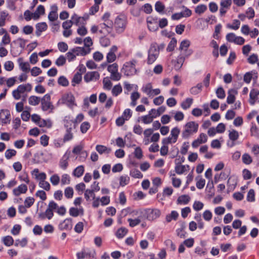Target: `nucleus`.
Here are the masks:
<instances>
[{
	"label": "nucleus",
	"instance_id": "nucleus-1",
	"mask_svg": "<svg viewBox=\"0 0 259 259\" xmlns=\"http://www.w3.org/2000/svg\"><path fill=\"white\" fill-rule=\"evenodd\" d=\"M199 125L195 121H189L184 126L182 133V137L184 139H188L198 131Z\"/></svg>",
	"mask_w": 259,
	"mask_h": 259
},
{
	"label": "nucleus",
	"instance_id": "nucleus-2",
	"mask_svg": "<svg viewBox=\"0 0 259 259\" xmlns=\"http://www.w3.org/2000/svg\"><path fill=\"white\" fill-rule=\"evenodd\" d=\"M31 90L32 85L29 83L25 84H20L12 92V96L15 100H19L22 97L23 98V100H25L26 96H24L23 95L25 92H30Z\"/></svg>",
	"mask_w": 259,
	"mask_h": 259
},
{
	"label": "nucleus",
	"instance_id": "nucleus-3",
	"mask_svg": "<svg viewBox=\"0 0 259 259\" xmlns=\"http://www.w3.org/2000/svg\"><path fill=\"white\" fill-rule=\"evenodd\" d=\"M89 52V51H87L84 48L75 47L70 49L69 51L66 53V58L69 62H71L74 60L76 56H84L88 54Z\"/></svg>",
	"mask_w": 259,
	"mask_h": 259
},
{
	"label": "nucleus",
	"instance_id": "nucleus-4",
	"mask_svg": "<svg viewBox=\"0 0 259 259\" xmlns=\"http://www.w3.org/2000/svg\"><path fill=\"white\" fill-rule=\"evenodd\" d=\"M137 63V61L135 59L125 62L121 69L122 72L126 76L135 75L137 72V70L136 68Z\"/></svg>",
	"mask_w": 259,
	"mask_h": 259
},
{
	"label": "nucleus",
	"instance_id": "nucleus-5",
	"mask_svg": "<svg viewBox=\"0 0 259 259\" xmlns=\"http://www.w3.org/2000/svg\"><path fill=\"white\" fill-rule=\"evenodd\" d=\"M57 104L58 105L65 104L71 109H73L74 106H76L75 97L71 93L64 94L61 98L58 100Z\"/></svg>",
	"mask_w": 259,
	"mask_h": 259
},
{
	"label": "nucleus",
	"instance_id": "nucleus-6",
	"mask_svg": "<svg viewBox=\"0 0 259 259\" xmlns=\"http://www.w3.org/2000/svg\"><path fill=\"white\" fill-rule=\"evenodd\" d=\"M161 215V211L157 208H149L144 210V216L150 221H153Z\"/></svg>",
	"mask_w": 259,
	"mask_h": 259
},
{
	"label": "nucleus",
	"instance_id": "nucleus-7",
	"mask_svg": "<svg viewBox=\"0 0 259 259\" xmlns=\"http://www.w3.org/2000/svg\"><path fill=\"white\" fill-rule=\"evenodd\" d=\"M159 54V50L157 46L151 45L149 51L147 59V63L148 64H153L157 59Z\"/></svg>",
	"mask_w": 259,
	"mask_h": 259
},
{
	"label": "nucleus",
	"instance_id": "nucleus-8",
	"mask_svg": "<svg viewBox=\"0 0 259 259\" xmlns=\"http://www.w3.org/2000/svg\"><path fill=\"white\" fill-rule=\"evenodd\" d=\"M180 133V130L178 127H175L170 131V136L163 139V143L174 144L177 142Z\"/></svg>",
	"mask_w": 259,
	"mask_h": 259
},
{
	"label": "nucleus",
	"instance_id": "nucleus-9",
	"mask_svg": "<svg viewBox=\"0 0 259 259\" xmlns=\"http://www.w3.org/2000/svg\"><path fill=\"white\" fill-rule=\"evenodd\" d=\"M41 109L46 111L49 109L53 110L54 106L51 102V96L49 94H46L40 100Z\"/></svg>",
	"mask_w": 259,
	"mask_h": 259
},
{
	"label": "nucleus",
	"instance_id": "nucleus-10",
	"mask_svg": "<svg viewBox=\"0 0 259 259\" xmlns=\"http://www.w3.org/2000/svg\"><path fill=\"white\" fill-rule=\"evenodd\" d=\"M226 38L228 41L233 42L238 45H242L245 42V39L243 37L237 36L234 33H228Z\"/></svg>",
	"mask_w": 259,
	"mask_h": 259
},
{
	"label": "nucleus",
	"instance_id": "nucleus-11",
	"mask_svg": "<svg viewBox=\"0 0 259 259\" xmlns=\"http://www.w3.org/2000/svg\"><path fill=\"white\" fill-rule=\"evenodd\" d=\"M190 45V41L189 40L185 39L181 41L179 50L181 51V53L184 54L186 57H188L192 53L191 50H188L187 49Z\"/></svg>",
	"mask_w": 259,
	"mask_h": 259
},
{
	"label": "nucleus",
	"instance_id": "nucleus-12",
	"mask_svg": "<svg viewBox=\"0 0 259 259\" xmlns=\"http://www.w3.org/2000/svg\"><path fill=\"white\" fill-rule=\"evenodd\" d=\"M125 19L123 16H119L116 18L115 25L117 30L122 32L125 27Z\"/></svg>",
	"mask_w": 259,
	"mask_h": 259
},
{
	"label": "nucleus",
	"instance_id": "nucleus-13",
	"mask_svg": "<svg viewBox=\"0 0 259 259\" xmlns=\"http://www.w3.org/2000/svg\"><path fill=\"white\" fill-rule=\"evenodd\" d=\"M186 57H186L184 54L181 53L177 60L172 62L174 67L175 70H179L181 68Z\"/></svg>",
	"mask_w": 259,
	"mask_h": 259
},
{
	"label": "nucleus",
	"instance_id": "nucleus-14",
	"mask_svg": "<svg viewBox=\"0 0 259 259\" xmlns=\"http://www.w3.org/2000/svg\"><path fill=\"white\" fill-rule=\"evenodd\" d=\"M207 141V137L206 134L201 133L197 139L194 140L192 143V146L193 148H197L200 145L206 143Z\"/></svg>",
	"mask_w": 259,
	"mask_h": 259
},
{
	"label": "nucleus",
	"instance_id": "nucleus-15",
	"mask_svg": "<svg viewBox=\"0 0 259 259\" xmlns=\"http://www.w3.org/2000/svg\"><path fill=\"white\" fill-rule=\"evenodd\" d=\"M0 120L3 124L9 123L10 119V113L9 110L6 109L0 110Z\"/></svg>",
	"mask_w": 259,
	"mask_h": 259
},
{
	"label": "nucleus",
	"instance_id": "nucleus-16",
	"mask_svg": "<svg viewBox=\"0 0 259 259\" xmlns=\"http://www.w3.org/2000/svg\"><path fill=\"white\" fill-rule=\"evenodd\" d=\"M100 74L97 71H91L86 73L84 76V80L87 82L91 81H96L99 79Z\"/></svg>",
	"mask_w": 259,
	"mask_h": 259
},
{
	"label": "nucleus",
	"instance_id": "nucleus-17",
	"mask_svg": "<svg viewBox=\"0 0 259 259\" xmlns=\"http://www.w3.org/2000/svg\"><path fill=\"white\" fill-rule=\"evenodd\" d=\"M71 21H72L73 24L79 27L85 24V19L83 17H80L76 14H74L71 18Z\"/></svg>",
	"mask_w": 259,
	"mask_h": 259
},
{
	"label": "nucleus",
	"instance_id": "nucleus-18",
	"mask_svg": "<svg viewBox=\"0 0 259 259\" xmlns=\"http://www.w3.org/2000/svg\"><path fill=\"white\" fill-rule=\"evenodd\" d=\"M70 152H66L59 161V166L63 170H65L68 166V160L70 157Z\"/></svg>",
	"mask_w": 259,
	"mask_h": 259
},
{
	"label": "nucleus",
	"instance_id": "nucleus-19",
	"mask_svg": "<svg viewBox=\"0 0 259 259\" xmlns=\"http://www.w3.org/2000/svg\"><path fill=\"white\" fill-rule=\"evenodd\" d=\"M117 48L115 46H113L110 48L106 56L107 61L108 63H112L115 60L116 56L115 53L117 52Z\"/></svg>",
	"mask_w": 259,
	"mask_h": 259
},
{
	"label": "nucleus",
	"instance_id": "nucleus-20",
	"mask_svg": "<svg viewBox=\"0 0 259 259\" xmlns=\"http://www.w3.org/2000/svg\"><path fill=\"white\" fill-rule=\"evenodd\" d=\"M20 69L25 73L28 72L30 70V66L28 62H24L22 58H19L17 59Z\"/></svg>",
	"mask_w": 259,
	"mask_h": 259
},
{
	"label": "nucleus",
	"instance_id": "nucleus-21",
	"mask_svg": "<svg viewBox=\"0 0 259 259\" xmlns=\"http://www.w3.org/2000/svg\"><path fill=\"white\" fill-rule=\"evenodd\" d=\"M72 225L71 219H66L59 225V229L61 230H70L72 229Z\"/></svg>",
	"mask_w": 259,
	"mask_h": 259
},
{
	"label": "nucleus",
	"instance_id": "nucleus-22",
	"mask_svg": "<svg viewBox=\"0 0 259 259\" xmlns=\"http://www.w3.org/2000/svg\"><path fill=\"white\" fill-rule=\"evenodd\" d=\"M51 11L48 15V18L51 21H54L58 17L57 14L58 7L57 5H54L51 7Z\"/></svg>",
	"mask_w": 259,
	"mask_h": 259
},
{
	"label": "nucleus",
	"instance_id": "nucleus-23",
	"mask_svg": "<svg viewBox=\"0 0 259 259\" xmlns=\"http://www.w3.org/2000/svg\"><path fill=\"white\" fill-rule=\"evenodd\" d=\"M27 186L24 184H21L18 187L13 189V192L15 196H19L21 194L25 193L27 191Z\"/></svg>",
	"mask_w": 259,
	"mask_h": 259
},
{
	"label": "nucleus",
	"instance_id": "nucleus-24",
	"mask_svg": "<svg viewBox=\"0 0 259 259\" xmlns=\"http://www.w3.org/2000/svg\"><path fill=\"white\" fill-rule=\"evenodd\" d=\"M147 24L149 29L151 31H155L158 29L157 22L152 18H148Z\"/></svg>",
	"mask_w": 259,
	"mask_h": 259
},
{
	"label": "nucleus",
	"instance_id": "nucleus-25",
	"mask_svg": "<svg viewBox=\"0 0 259 259\" xmlns=\"http://www.w3.org/2000/svg\"><path fill=\"white\" fill-rule=\"evenodd\" d=\"M238 92L236 90L231 89L228 91V96L227 99V102L228 104H233L235 100V96L237 94Z\"/></svg>",
	"mask_w": 259,
	"mask_h": 259
},
{
	"label": "nucleus",
	"instance_id": "nucleus-26",
	"mask_svg": "<svg viewBox=\"0 0 259 259\" xmlns=\"http://www.w3.org/2000/svg\"><path fill=\"white\" fill-rule=\"evenodd\" d=\"M175 171L178 175H182L185 171L190 169V166L188 165L177 164L175 168Z\"/></svg>",
	"mask_w": 259,
	"mask_h": 259
},
{
	"label": "nucleus",
	"instance_id": "nucleus-27",
	"mask_svg": "<svg viewBox=\"0 0 259 259\" xmlns=\"http://www.w3.org/2000/svg\"><path fill=\"white\" fill-rule=\"evenodd\" d=\"M69 214L73 217H77L79 215L83 214V209L81 207L77 208L75 207H71L69 209Z\"/></svg>",
	"mask_w": 259,
	"mask_h": 259
},
{
	"label": "nucleus",
	"instance_id": "nucleus-28",
	"mask_svg": "<svg viewBox=\"0 0 259 259\" xmlns=\"http://www.w3.org/2000/svg\"><path fill=\"white\" fill-rule=\"evenodd\" d=\"M96 151L100 154H109L111 151V149L102 145H97L96 146Z\"/></svg>",
	"mask_w": 259,
	"mask_h": 259
},
{
	"label": "nucleus",
	"instance_id": "nucleus-29",
	"mask_svg": "<svg viewBox=\"0 0 259 259\" xmlns=\"http://www.w3.org/2000/svg\"><path fill=\"white\" fill-rule=\"evenodd\" d=\"M48 26L45 22H41L38 23L36 25V32L35 33L37 36H39L41 33L45 31L47 29Z\"/></svg>",
	"mask_w": 259,
	"mask_h": 259
},
{
	"label": "nucleus",
	"instance_id": "nucleus-30",
	"mask_svg": "<svg viewBox=\"0 0 259 259\" xmlns=\"http://www.w3.org/2000/svg\"><path fill=\"white\" fill-rule=\"evenodd\" d=\"M169 176L172 180V184L174 187L179 188L181 185V181L180 179L177 178L175 173L170 172Z\"/></svg>",
	"mask_w": 259,
	"mask_h": 259
},
{
	"label": "nucleus",
	"instance_id": "nucleus-31",
	"mask_svg": "<svg viewBox=\"0 0 259 259\" xmlns=\"http://www.w3.org/2000/svg\"><path fill=\"white\" fill-rule=\"evenodd\" d=\"M237 180L236 178L231 177L229 178L227 182L228 189L230 190H233L237 185Z\"/></svg>",
	"mask_w": 259,
	"mask_h": 259
},
{
	"label": "nucleus",
	"instance_id": "nucleus-32",
	"mask_svg": "<svg viewBox=\"0 0 259 259\" xmlns=\"http://www.w3.org/2000/svg\"><path fill=\"white\" fill-rule=\"evenodd\" d=\"M179 217V213L175 210L171 212L170 214L166 215L165 219L167 222L169 223L171 221H176Z\"/></svg>",
	"mask_w": 259,
	"mask_h": 259
},
{
	"label": "nucleus",
	"instance_id": "nucleus-33",
	"mask_svg": "<svg viewBox=\"0 0 259 259\" xmlns=\"http://www.w3.org/2000/svg\"><path fill=\"white\" fill-rule=\"evenodd\" d=\"M82 79L81 73L79 72L76 73L71 81L72 85L74 87L76 84H78L80 82Z\"/></svg>",
	"mask_w": 259,
	"mask_h": 259
},
{
	"label": "nucleus",
	"instance_id": "nucleus-34",
	"mask_svg": "<svg viewBox=\"0 0 259 259\" xmlns=\"http://www.w3.org/2000/svg\"><path fill=\"white\" fill-rule=\"evenodd\" d=\"M259 94V91L257 90L253 89L250 93L249 103L251 105H253L255 102V99Z\"/></svg>",
	"mask_w": 259,
	"mask_h": 259
},
{
	"label": "nucleus",
	"instance_id": "nucleus-35",
	"mask_svg": "<svg viewBox=\"0 0 259 259\" xmlns=\"http://www.w3.org/2000/svg\"><path fill=\"white\" fill-rule=\"evenodd\" d=\"M190 200V197L188 195H183L179 197L177 202L179 204H187Z\"/></svg>",
	"mask_w": 259,
	"mask_h": 259
},
{
	"label": "nucleus",
	"instance_id": "nucleus-36",
	"mask_svg": "<svg viewBox=\"0 0 259 259\" xmlns=\"http://www.w3.org/2000/svg\"><path fill=\"white\" fill-rule=\"evenodd\" d=\"M142 218H128L127 222L129 223V225L131 227H134L139 225L142 221Z\"/></svg>",
	"mask_w": 259,
	"mask_h": 259
},
{
	"label": "nucleus",
	"instance_id": "nucleus-37",
	"mask_svg": "<svg viewBox=\"0 0 259 259\" xmlns=\"http://www.w3.org/2000/svg\"><path fill=\"white\" fill-rule=\"evenodd\" d=\"M40 99L39 97L31 96L28 98V103L32 106H36L39 104Z\"/></svg>",
	"mask_w": 259,
	"mask_h": 259
},
{
	"label": "nucleus",
	"instance_id": "nucleus-38",
	"mask_svg": "<svg viewBox=\"0 0 259 259\" xmlns=\"http://www.w3.org/2000/svg\"><path fill=\"white\" fill-rule=\"evenodd\" d=\"M129 215L132 218L135 217H137V218H143L144 216V211L134 210L130 212Z\"/></svg>",
	"mask_w": 259,
	"mask_h": 259
},
{
	"label": "nucleus",
	"instance_id": "nucleus-39",
	"mask_svg": "<svg viewBox=\"0 0 259 259\" xmlns=\"http://www.w3.org/2000/svg\"><path fill=\"white\" fill-rule=\"evenodd\" d=\"M84 172V167L82 165L77 167L73 171V175L77 178L80 177Z\"/></svg>",
	"mask_w": 259,
	"mask_h": 259
},
{
	"label": "nucleus",
	"instance_id": "nucleus-40",
	"mask_svg": "<svg viewBox=\"0 0 259 259\" xmlns=\"http://www.w3.org/2000/svg\"><path fill=\"white\" fill-rule=\"evenodd\" d=\"M162 144L163 145L160 149V153L161 156H165L168 152V147L167 145L168 144H170V143H163V139H162Z\"/></svg>",
	"mask_w": 259,
	"mask_h": 259
},
{
	"label": "nucleus",
	"instance_id": "nucleus-41",
	"mask_svg": "<svg viewBox=\"0 0 259 259\" xmlns=\"http://www.w3.org/2000/svg\"><path fill=\"white\" fill-rule=\"evenodd\" d=\"M202 85L201 83H198L196 86L191 88L190 91L192 95H197L202 90Z\"/></svg>",
	"mask_w": 259,
	"mask_h": 259
},
{
	"label": "nucleus",
	"instance_id": "nucleus-42",
	"mask_svg": "<svg viewBox=\"0 0 259 259\" xmlns=\"http://www.w3.org/2000/svg\"><path fill=\"white\" fill-rule=\"evenodd\" d=\"M50 181L53 186H57L60 183V178L58 174H54L50 177Z\"/></svg>",
	"mask_w": 259,
	"mask_h": 259
},
{
	"label": "nucleus",
	"instance_id": "nucleus-43",
	"mask_svg": "<svg viewBox=\"0 0 259 259\" xmlns=\"http://www.w3.org/2000/svg\"><path fill=\"white\" fill-rule=\"evenodd\" d=\"M37 124L40 127H47L48 128H50L52 126V122L49 120H44L41 118L37 123Z\"/></svg>",
	"mask_w": 259,
	"mask_h": 259
},
{
	"label": "nucleus",
	"instance_id": "nucleus-44",
	"mask_svg": "<svg viewBox=\"0 0 259 259\" xmlns=\"http://www.w3.org/2000/svg\"><path fill=\"white\" fill-rule=\"evenodd\" d=\"M17 152L15 150L12 149H7L5 153V156L6 159H10L13 157L16 156Z\"/></svg>",
	"mask_w": 259,
	"mask_h": 259
},
{
	"label": "nucleus",
	"instance_id": "nucleus-45",
	"mask_svg": "<svg viewBox=\"0 0 259 259\" xmlns=\"http://www.w3.org/2000/svg\"><path fill=\"white\" fill-rule=\"evenodd\" d=\"M38 186L40 188L47 191H49L51 189V185L50 183L46 180L39 181Z\"/></svg>",
	"mask_w": 259,
	"mask_h": 259
},
{
	"label": "nucleus",
	"instance_id": "nucleus-46",
	"mask_svg": "<svg viewBox=\"0 0 259 259\" xmlns=\"http://www.w3.org/2000/svg\"><path fill=\"white\" fill-rule=\"evenodd\" d=\"M152 89L153 87L151 83H148L142 88V91L148 96L150 94Z\"/></svg>",
	"mask_w": 259,
	"mask_h": 259
},
{
	"label": "nucleus",
	"instance_id": "nucleus-47",
	"mask_svg": "<svg viewBox=\"0 0 259 259\" xmlns=\"http://www.w3.org/2000/svg\"><path fill=\"white\" fill-rule=\"evenodd\" d=\"M195 179L197 181L196 184L197 188L199 189H202L204 187L205 184V180L200 177H196Z\"/></svg>",
	"mask_w": 259,
	"mask_h": 259
},
{
	"label": "nucleus",
	"instance_id": "nucleus-48",
	"mask_svg": "<svg viewBox=\"0 0 259 259\" xmlns=\"http://www.w3.org/2000/svg\"><path fill=\"white\" fill-rule=\"evenodd\" d=\"M84 195L87 201L90 200L91 197H92L93 199L96 198L95 192L91 189H87L84 192Z\"/></svg>",
	"mask_w": 259,
	"mask_h": 259
},
{
	"label": "nucleus",
	"instance_id": "nucleus-49",
	"mask_svg": "<svg viewBox=\"0 0 259 259\" xmlns=\"http://www.w3.org/2000/svg\"><path fill=\"white\" fill-rule=\"evenodd\" d=\"M60 181L62 185L69 184L70 183V177L68 174H64L61 176Z\"/></svg>",
	"mask_w": 259,
	"mask_h": 259
},
{
	"label": "nucleus",
	"instance_id": "nucleus-50",
	"mask_svg": "<svg viewBox=\"0 0 259 259\" xmlns=\"http://www.w3.org/2000/svg\"><path fill=\"white\" fill-rule=\"evenodd\" d=\"M193 103L192 98H187L184 101L181 103V107L183 109L189 108Z\"/></svg>",
	"mask_w": 259,
	"mask_h": 259
},
{
	"label": "nucleus",
	"instance_id": "nucleus-51",
	"mask_svg": "<svg viewBox=\"0 0 259 259\" xmlns=\"http://www.w3.org/2000/svg\"><path fill=\"white\" fill-rule=\"evenodd\" d=\"M207 10V6L205 5L201 4L197 6L195 9V12L196 14L200 15L203 13Z\"/></svg>",
	"mask_w": 259,
	"mask_h": 259
},
{
	"label": "nucleus",
	"instance_id": "nucleus-52",
	"mask_svg": "<svg viewBox=\"0 0 259 259\" xmlns=\"http://www.w3.org/2000/svg\"><path fill=\"white\" fill-rule=\"evenodd\" d=\"M239 135L238 132L235 130H232V131H230L229 132V138L231 140L233 141L237 140L239 138Z\"/></svg>",
	"mask_w": 259,
	"mask_h": 259
},
{
	"label": "nucleus",
	"instance_id": "nucleus-53",
	"mask_svg": "<svg viewBox=\"0 0 259 259\" xmlns=\"http://www.w3.org/2000/svg\"><path fill=\"white\" fill-rule=\"evenodd\" d=\"M130 175L133 178L141 179L143 178V174L137 169H134L131 170Z\"/></svg>",
	"mask_w": 259,
	"mask_h": 259
},
{
	"label": "nucleus",
	"instance_id": "nucleus-54",
	"mask_svg": "<svg viewBox=\"0 0 259 259\" xmlns=\"http://www.w3.org/2000/svg\"><path fill=\"white\" fill-rule=\"evenodd\" d=\"M242 160L243 162L246 164H249L252 161L251 157L248 153H244L242 155Z\"/></svg>",
	"mask_w": 259,
	"mask_h": 259
},
{
	"label": "nucleus",
	"instance_id": "nucleus-55",
	"mask_svg": "<svg viewBox=\"0 0 259 259\" xmlns=\"http://www.w3.org/2000/svg\"><path fill=\"white\" fill-rule=\"evenodd\" d=\"M122 91V87L120 84L115 85L112 90V94L114 96H118Z\"/></svg>",
	"mask_w": 259,
	"mask_h": 259
},
{
	"label": "nucleus",
	"instance_id": "nucleus-56",
	"mask_svg": "<svg viewBox=\"0 0 259 259\" xmlns=\"http://www.w3.org/2000/svg\"><path fill=\"white\" fill-rule=\"evenodd\" d=\"M8 16V14L5 11L0 12V27L4 26L5 25V21Z\"/></svg>",
	"mask_w": 259,
	"mask_h": 259
},
{
	"label": "nucleus",
	"instance_id": "nucleus-57",
	"mask_svg": "<svg viewBox=\"0 0 259 259\" xmlns=\"http://www.w3.org/2000/svg\"><path fill=\"white\" fill-rule=\"evenodd\" d=\"M250 134L251 136L259 139V129L255 125H252L251 127Z\"/></svg>",
	"mask_w": 259,
	"mask_h": 259
},
{
	"label": "nucleus",
	"instance_id": "nucleus-58",
	"mask_svg": "<svg viewBox=\"0 0 259 259\" xmlns=\"http://www.w3.org/2000/svg\"><path fill=\"white\" fill-rule=\"evenodd\" d=\"M127 230L125 228H121L116 232V235L117 237L121 238L123 237L127 233Z\"/></svg>",
	"mask_w": 259,
	"mask_h": 259
},
{
	"label": "nucleus",
	"instance_id": "nucleus-59",
	"mask_svg": "<svg viewBox=\"0 0 259 259\" xmlns=\"http://www.w3.org/2000/svg\"><path fill=\"white\" fill-rule=\"evenodd\" d=\"M103 88L107 90H110L111 89L112 83L111 81L107 78H104L103 80Z\"/></svg>",
	"mask_w": 259,
	"mask_h": 259
},
{
	"label": "nucleus",
	"instance_id": "nucleus-60",
	"mask_svg": "<svg viewBox=\"0 0 259 259\" xmlns=\"http://www.w3.org/2000/svg\"><path fill=\"white\" fill-rule=\"evenodd\" d=\"M4 244L7 246H10L13 244L14 240L10 236H7L3 238V239Z\"/></svg>",
	"mask_w": 259,
	"mask_h": 259
},
{
	"label": "nucleus",
	"instance_id": "nucleus-61",
	"mask_svg": "<svg viewBox=\"0 0 259 259\" xmlns=\"http://www.w3.org/2000/svg\"><path fill=\"white\" fill-rule=\"evenodd\" d=\"M130 181V178L127 176H122L119 178V184L121 186L126 185Z\"/></svg>",
	"mask_w": 259,
	"mask_h": 259
},
{
	"label": "nucleus",
	"instance_id": "nucleus-62",
	"mask_svg": "<svg viewBox=\"0 0 259 259\" xmlns=\"http://www.w3.org/2000/svg\"><path fill=\"white\" fill-rule=\"evenodd\" d=\"M177 39L175 38H172L170 41L167 48L166 49L167 51L171 52L174 50L175 47L177 45Z\"/></svg>",
	"mask_w": 259,
	"mask_h": 259
},
{
	"label": "nucleus",
	"instance_id": "nucleus-63",
	"mask_svg": "<svg viewBox=\"0 0 259 259\" xmlns=\"http://www.w3.org/2000/svg\"><path fill=\"white\" fill-rule=\"evenodd\" d=\"M4 68L8 71H12L14 67V64L11 61H6L4 65Z\"/></svg>",
	"mask_w": 259,
	"mask_h": 259
},
{
	"label": "nucleus",
	"instance_id": "nucleus-64",
	"mask_svg": "<svg viewBox=\"0 0 259 259\" xmlns=\"http://www.w3.org/2000/svg\"><path fill=\"white\" fill-rule=\"evenodd\" d=\"M204 204L199 201H195L193 205V208L196 211L201 210Z\"/></svg>",
	"mask_w": 259,
	"mask_h": 259
}]
</instances>
